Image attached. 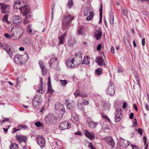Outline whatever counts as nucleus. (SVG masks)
Segmentation results:
<instances>
[{
  "label": "nucleus",
  "instance_id": "23",
  "mask_svg": "<svg viewBox=\"0 0 149 149\" xmlns=\"http://www.w3.org/2000/svg\"><path fill=\"white\" fill-rule=\"evenodd\" d=\"M22 63H24L27 61L28 59V54L26 53H25L23 55H20Z\"/></svg>",
  "mask_w": 149,
  "mask_h": 149
},
{
  "label": "nucleus",
  "instance_id": "16",
  "mask_svg": "<svg viewBox=\"0 0 149 149\" xmlns=\"http://www.w3.org/2000/svg\"><path fill=\"white\" fill-rule=\"evenodd\" d=\"M84 132L85 136L91 140L94 139L95 135L94 133H90L86 130H84Z\"/></svg>",
  "mask_w": 149,
  "mask_h": 149
},
{
  "label": "nucleus",
  "instance_id": "3",
  "mask_svg": "<svg viewBox=\"0 0 149 149\" xmlns=\"http://www.w3.org/2000/svg\"><path fill=\"white\" fill-rule=\"evenodd\" d=\"M76 59L73 58L72 59H69L66 61V64L67 66L72 68H75L77 67L81 63V61H79L77 63H76L75 61Z\"/></svg>",
  "mask_w": 149,
  "mask_h": 149
},
{
  "label": "nucleus",
  "instance_id": "2",
  "mask_svg": "<svg viewBox=\"0 0 149 149\" xmlns=\"http://www.w3.org/2000/svg\"><path fill=\"white\" fill-rule=\"evenodd\" d=\"M74 16L69 14L65 15L62 24V27L63 29H66L69 27V23L73 20Z\"/></svg>",
  "mask_w": 149,
  "mask_h": 149
},
{
  "label": "nucleus",
  "instance_id": "8",
  "mask_svg": "<svg viewBox=\"0 0 149 149\" xmlns=\"http://www.w3.org/2000/svg\"><path fill=\"white\" fill-rule=\"evenodd\" d=\"M115 120L116 122H118L121 120L122 117L123 111L120 109H117L116 110Z\"/></svg>",
  "mask_w": 149,
  "mask_h": 149
},
{
  "label": "nucleus",
  "instance_id": "31",
  "mask_svg": "<svg viewBox=\"0 0 149 149\" xmlns=\"http://www.w3.org/2000/svg\"><path fill=\"white\" fill-rule=\"evenodd\" d=\"M8 14H6L4 15L2 19V21L4 23H7L8 24L10 23V22L8 20V17L7 15Z\"/></svg>",
  "mask_w": 149,
  "mask_h": 149
},
{
  "label": "nucleus",
  "instance_id": "57",
  "mask_svg": "<svg viewBox=\"0 0 149 149\" xmlns=\"http://www.w3.org/2000/svg\"><path fill=\"white\" fill-rule=\"evenodd\" d=\"M19 77H17V79L16 84L17 85H18L19 83Z\"/></svg>",
  "mask_w": 149,
  "mask_h": 149
},
{
  "label": "nucleus",
  "instance_id": "58",
  "mask_svg": "<svg viewBox=\"0 0 149 149\" xmlns=\"http://www.w3.org/2000/svg\"><path fill=\"white\" fill-rule=\"evenodd\" d=\"M48 92L50 94H52L54 92V91L52 90L51 88L50 89H48Z\"/></svg>",
  "mask_w": 149,
  "mask_h": 149
},
{
  "label": "nucleus",
  "instance_id": "41",
  "mask_svg": "<svg viewBox=\"0 0 149 149\" xmlns=\"http://www.w3.org/2000/svg\"><path fill=\"white\" fill-rule=\"evenodd\" d=\"M79 54L80 55V57L79 58V60H77V58H75L76 59V60L75 61V62L76 63H77L79 61H80L81 62V60H82V52H79Z\"/></svg>",
  "mask_w": 149,
  "mask_h": 149
},
{
  "label": "nucleus",
  "instance_id": "27",
  "mask_svg": "<svg viewBox=\"0 0 149 149\" xmlns=\"http://www.w3.org/2000/svg\"><path fill=\"white\" fill-rule=\"evenodd\" d=\"M53 119L50 115H48L45 118V121L47 124L51 123L52 122Z\"/></svg>",
  "mask_w": 149,
  "mask_h": 149
},
{
  "label": "nucleus",
  "instance_id": "1",
  "mask_svg": "<svg viewBox=\"0 0 149 149\" xmlns=\"http://www.w3.org/2000/svg\"><path fill=\"white\" fill-rule=\"evenodd\" d=\"M23 2L21 3L20 0H15L14 8L15 9H19L21 13L23 16H25L24 18L23 23L24 24H28L30 22V18L31 17L30 14L29 13L30 10L27 7L25 4L23 5Z\"/></svg>",
  "mask_w": 149,
  "mask_h": 149
},
{
  "label": "nucleus",
  "instance_id": "20",
  "mask_svg": "<svg viewBox=\"0 0 149 149\" xmlns=\"http://www.w3.org/2000/svg\"><path fill=\"white\" fill-rule=\"evenodd\" d=\"M20 55L17 54L15 56L14 58V62L16 64H22L21 60L20 58Z\"/></svg>",
  "mask_w": 149,
  "mask_h": 149
},
{
  "label": "nucleus",
  "instance_id": "56",
  "mask_svg": "<svg viewBox=\"0 0 149 149\" xmlns=\"http://www.w3.org/2000/svg\"><path fill=\"white\" fill-rule=\"evenodd\" d=\"M102 47L101 45L100 44H99L97 46V49L98 51H100Z\"/></svg>",
  "mask_w": 149,
  "mask_h": 149
},
{
  "label": "nucleus",
  "instance_id": "51",
  "mask_svg": "<svg viewBox=\"0 0 149 149\" xmlns=\"http://www.w3.org/2000/svg\"><path fill=\"white\" fill-rule=\"evenodd\" d=\"M135 79L136 81L137 84L139 86H140V81L139 78L138 76H136L135 77Z\"/></svg>",
  "mask_w": 149,
  "mask_h": 149
},
{
  "label": "nucleus",
  "instance_id": "28",
  "mask_svg": "<svg viewBox=\"0 0 149 149\" xmlns=\"http://www.w3.org/2000/svg\"><path fill=\"white\" fill-rule=\"evenodd\" d=\"M90 63L89 58L86 56H85L82 63V64H84L86 65L89 64Z\"/></svg>",
  "mask_w": 149,
  "mask_h": 149
},
{
  "label": "nucleus",
  "instance_id": "64",
  "mask_svg": "<svg viewBox=\"0 0 149 149\" xmlns=\"http://www.w3.org/2000/svg\"><path fill=\"white\" fill-rule=\"evenodd\" d=\"M131 146H132L133 149H138V148H137L136 146L132 144Z\"/></svg>",
  "mask_w": 149,
  "mask_h": 149
},
{
  "label": "nucleus",
  "instance_id": "13",
  "mask_svg": "<svg viewBox=\"0 0 149 149\" xmlns=\"http://www.w3.org/2000/svg\"><path fill=\"white\" fill-rule=\"evenodd\" d=\"M104 139L111 148L114 147L115 146V143L112 137L109 136L104 137Z\"/></svg>",
  "mask_w": 149,
  "mask_h": 149
},
{
  "label": "nucleus",
  "instance_id": "54",
  "mask_svg": "<svg viewBox=\"0 0 149 149\" xmlns=\"http://www.w3.org/2000/svg\"><path fill=\"white\" fill-rule=\"evenodd\" d=\"M127 104L126 102H125L123 104L122 107L123 109H125L127 107Z\"/></svg>",
  "mask_w": 149,
  "mask_h": 149
},
{
  "label": "nucleus",
  "instance_id": "22",
  "mask_svg": "<svg viewBox=\"0 0 149 149\" xmlns=\"http://www.w3.org/2000/svg\"><path fill=\"white\" fill-rule=\"evenodd\" d=\"M4 49L8 54L10 57H12L13 56L12 52L11 51L10 47L8 45H6L4 46Z\"/></svg>",
  "mask_w": 149,
  "mask_h": 149
},
{
  "label": "nucleus",
  "instance_id": "62",
  "mask_svg": "<svg viewBox=\"0 0 149 149\" xmlns=\"http://www.w3.org/2000/svg\"><path fill=\"white\" fill-rule=\"evenodd\" d=\"M134 108L135 109V111H138V108L136 104H134L133 105Z\"/></svg>",
  "mask_w": 149,
  "mask_h": 149
},
{
  "label": "nucleus",
  "instance_id": "44",
  "mask_svg": "<svg viewBox=\"0 0 149 149\" xmlns=\"http://www.w3.org/2000/svg\"><path fill=\"white\" fill-rule=\"evenodd\" d=\"M80 93V92H79V90H77L75 91L74 93V95L76 97H77L78 96H79Z\"/></svg>",
  "mask_w": 149,
  "mask_h": 149
},
{
  "label": "nucleus",
  "instance_id": "21",
  "mask_svg": "<svg viewBox=\"0 0 149 149\" xmlns=\"http://www.w3.org/2000/svg\"><path fill=\"white\" fill-rule=\"evenodd\" d=\"M16 137L19 141L21 142L24 141L25 143L26 142L27 139L26 136L22 135H17L16 136Z\"/></svg>",
  "mask_w": 149,
  "mask_h": 149
},
{
  "label": "nucleus",
  "instance_id": "30",
  "mask_svg": "<svg viewBox=\"0 0 149 149\" xmlns=\"http://www.w3.org/2000/svg\"><path fill=\"white\" fill-rule=\"evenodd\" d=\"M101 7L100 8L99 10V12H100V19L99 22V24H100L102 22V4H101Z\"/></svg>",
  "mask_w": 149,
  "mask_h": 149
},
{
  "label": "nucleus",
  "instance_id": "39",
  "mask_svg": "<svg viewBox=\"0 0 149 149\" xmlns=\"http://www.w3.org/2000/svg\"><path fill=\"white\" fill-rule=\"evenodd\" d=\"M18 128L19 129V130H20L23 129H26L28 128V127L26 125H19L18 127Z\"/></svg>",
  "mask_w": 149,
  "mask_h": 149
},
{
  "label": "nucleus",
  "instance_id": "45",
  "mask_svg": "<svg viewBox=\"0 0 149 149\" xmlns=\"http://www.w3.org/2000/svg\"><path fill=\"white\" fill-rule=\"evenodd\" d=\"M123 39L126 45H128L129 44V42L128 40H127L126 37V36H124L123 37Z\"/></svg>",
  "mask_w": 149,
  "mask_h": 149
},
{
  "label": "nucleus",
  "instance_id": "18",
  "mask_svg": "<svg viewBox=\"0 0 149 149\" xmlns=\"http://www.w3.org/2000/svg\"><path fill=\"white\" fill-rule=\"evenodd\" d=\"M94 36L97 40H100L102 37V31L101 29H98L95 30L94 32Z\"/></svg>",
  "mask_w": 149,
  "mask_h": 149
},
{
  "label": "nucleus",
  "instance_id": "11",
  "mask_svg": "<svg viewBox=\"0 0 149 149\" xmlns=\"http://www.w3.org/2000/svg\"><path fill=\"white\" fill-rule=\"evenodd\" d=\"M115 90L114 85L112 82L110 81V86L107 90V93L111 95H113L114 94Z\"/></svg>",
  "mask_w": 149,
  "mask_h": 149
},
{
  "label": "nucleus",
  "instance_id": "33",
  "mask_svg": "<svg viewBox=\"0 0 149 149\" xmlns=\"http://www.w3.org/2000/svg\"><path fill=\"white\" fill-rule=\"evenodd\" d=\"M10 149H18V145L16 143H12L11 145V148Z\"/></svg>",
  "mask_w": 149,
  "mask_h": 149
},
{
  "label": "nucleus",
  "instance_id": "25",
  "mask_svg": "<svg viewBox=\"0 0 149 149\" xmlns=\"http://www.w3.org/2000/svg\"><path fill=\"white\" fill-rule=\"evenodd\" d=\"M57 60V58H56L54 57L50 59L49 63L51 67L52 68L53 66V65H56L57 62L56 61Z\"/></svg>",
  "mask_w": 149,
  "mask_h": 149
},
{
  "label": "nucleus",
  "instance_id": "10",
  "mask_svg": "<svg viewBox=\"0 0 149 149\" xmlns=\"http://www.w3.org/2000/svg\"><path fill=\"white\" fill-rule=\"evenodd\" d=\"M65 104L67 108L70 110H73L74 108L75 104L73 101L67 99L65 102Z\"/></svg>",
  "mask_w": 149,
  "mask_h": 149
},
{
  "label": "nucleus",
  "instance_id": "24",
  "mask_svg": "<svg viewBox=\"0 0 149 149\" xmlns=\"http://www.w3.org/2000/svg\"><path fill=\"white\" fill-rule=\"evenodd\" d=\"M66 33V31L64 33H63L61 35L58 36L59 39L58 44L59 45L63 44V42L64 40V38Z\"/></svg>",
  "mask_w": 149,
  "mask_h": 149
},
{
  "label": "nucleus",
  "instance_id": "34",
  "mask_svg": "<svg viewBox=\"0 0 149 149\" xmlns=\"http://www.w3.org/2000/svg\"><path fill=\"white\" fill-rule=\"evenodd\" d=\"M73 4V0H68V6L69 8H70Z\"/></svg>",
  "mask_w": 149,
  "mask_h": 149
},
{
  "label": "nucleus",
  "instance_id": "9",
  "mask_svg": "<svg viewBox=\"0 0 149 149\" xmlns=\"http://www.w3.org/2000/svg\"><path fill=\"white\" fill-rule=\"evenodd\" d=\"M56 111L57 113H59L62 116L64 114L65 110L63 105L60 103L56 105L55 106Z\"/></svg>",
  "mask_w": 149,
  "mask_h": 149
},
{
  "label": "nucleus",
  "instance_id": "61",
  "mask_svg": "<svg viewBox=\"0 0 149 149\" xmlns=\"http://www.w3.org/2000/svg\"><path fill=\"white\" fill-rule=\"evenodd\" d=\"M143 140L144 141V143L146 144V143L147 140H146V138L145 136H144L143 137Z\"/></svg>",
  "mask_w": 149,
  "mask_h": 149
},
{
  "label": "nucleus",
  "instance_id": "17",
  "mask_svg": "<svg viewBox=\"0 0 149 149\" xmlns=\"http://www.w3.org/2000/svg\"><path fill=\"white\" fill-rule=\"evenodd\" d=\"M5 37L8 38H13L15 40H17L20 37V36H17L16 34V33H11V34H9L7 33L5 34Z\"/></svg>",
  "mask_w": 149,
  "mask_h": 149
},
{
  "label": "nucleus",
  "instance_id": "43",
  "mask_svg": "<svg viewBox=\"0 0 149 149\" xmlns=\"http://www.w3.org/2000/svg\"><path fill=\"white\" fill-rule=\"evenodd\" d=\"M37 92L41 94L43 93V88L42 87V85H41V86L39 87V88Z\"/></svg>",
  "mask_w": 149,
  "mask_h": 149
},
{
  "label": "nucleus",
  "instance_id": "12",
  "mask_svg": "<svg viewBox=\"0 0 149 149\" xmlns=\"http://www.w3.org/2000/svg\"><path fill=\"white\" fill-rule=\"evenodd\" d=\"M0 6L1 7V10L3 13H9L10 9L9 6L5 5L4 3H0Z\"/></svg>",
  "mask_w": 149,
  "mask_h": 149
},
{
  "label": "nucleus",
  "instance_id": "37",
  "mask_svg": "<svg viewBox=\"0 0 149 149\" xmlns=\"http://www.w3.org/2000/svg\"><path fill=\"white\" fill-rule=\"evenodd\" d=\"M38 64L41 69L45 67L43 62L42 61H40L38 62Z\"/></svg>",
  "mask_w": 149,
  "mask_h": 149
},
{
  "label": "nucleus",
  "instance_id": "26",
  "mask_svg": "<svg viewBox=\"0 0 149 149\" xmlns=\"http://www.w3.org/2000/svg\"><path fill=\"white\" fill-rule=\"evenodd\" d=\"M32 25L31 24L28 25L26 29L27 32L29 34L31 35H34L36 32L34 31H33L32 29Z\"/></svg>",
  "mask_w": 149,
  "mask_h": 149
},
{
  "label": "nucleus",
  "instance_id": "47",
  "mask_svg": "<svg viewBox=\"0 0 149 149\" xmlns=\"http://www.w3.org/2000/svg\"><path fill=\"white\" fill-rule=\"evenodd\" d=\"M35 125L38 127H39L42 125V123L40 122H37L35 123Z\"/></svg>",
  "mask_w": 149,
  "mask_h": 149
},
{
  "label": "nucleus",
  "instance_id": "6",
  "mask_svg": "<svg viewBox=\"0 0 149 149\" xmlns=\"http://www.w3.org/2000/svg\"><path fill=\"white\" fill-rule=\"evenodd\" d=\"M37 142L41 148H43L45 146V139L43 136L38 135L37 138Z\"/></svg>",
  "mask_w": 149,
  "mask_h": 149
},
{
  "label": "nucleus",
  "instance_id": "29",
  "mask_svg": "<svg viewBox=\"0 0 149 149\" xmlns=\"http://www.w3.org/2000/svg\"><path fill=\"white\" fill-rule=\"evenodd\" d=\"M109 20L110 24H113L114 23V15L112 12L110 13Z\"/></svg>",
  "mask_w": 149,
  "mask_h": 149
},
{
  "label": "nucleus",
  "instance_id": "15",
  "mask_svg": "<svg viewBox=\"0 0 149 149\" xmlns=\"http://www.w3.org/2000/svg\"><path fill=\"white\" fill-rule=\"evenodd\" d=\"M13 22L16 24L20 25L22 23V19L19 15H15L13 17Z\"/></svg>",
  "mask_w": 149,
  "mask_h": 149
},
{
  "label": "nucleus",
  "instance_id": "60",
  "mask_svg": "<svg viewBox=\"0 0 149 149\" xmlns=\"http://www.w3.org/2000/svg\"><path fill=\"white\" fill-rule=\"evenodd\" d=\"M111 52L113 54L115 53L114 52V48L113 47H112L111 49Z\"/></svg>",
  "mask_w": 149,
  "mask_h": 149
},
{
  "label": "nucleus",
  "instance_id": "7",
  "mask_svg": "<svg viewBox=\"0 0 149 149\" xmlns=\"http://www.w3.org/2000/svg\"><path fill=\"white\" fill-rule=\"evenodd\" d=\"M71 126V124L67 121H64L61 123L59 125L58 127L61 130L69 129Z\"/></svg>",
  "mask_w": 149,
  "mask_h": 149
},
{
  "label": "nucleus",
  "instance_id": "63",
  "mask_svg": "<svg viewBox=\"0 0 149 149\" xmlns=\"http://www.w3.org/2000/svg\"><path fill=\"white\" fill-rule=\"evenodd\" d=\"M75 134L76 135H81V132L79 131H78L76 133H75Z\"/></svg>",
  "mask_w": 149,
  "mask_h": 149
},
{
  "label": "nucleus",
  "instance_id": "46",
  "mask_svg": "<svg viewBox=\"0 0 149 149\" xmlns=\"http://www.w3.org/2000/svg\"><path fill=\"white\" fill-rule=\"evenodd\" d=\"M102 117L104 119L108 120L109 121H110V119L109 118L107 115L104 114L103 113H102Z\"/></svg>",
  "mask_w": 149,
  "mask_h": 149
},
{
  "label": "nucleus",
  "instance_id": "32",
  "mask_svg": "<svg viewBox=\"0 0 149 149\" xmlns=\"http://www.w3.org/2000/svg\"><path fill=\"white\" fill-rule=\"evenodd\" d=\"M84 30L83 27H80L79 29L78 30V34L79 35H83L84 34Z\"/></svg>",
  "mask_w": 149,
  "mask_h": 149
},
{
  "label": "nucleus",
  "instance_id": "5",
  "mask_svg": "<svg viewBox=\"0 0 149 149\" xmlns=\"http://www.w3.org/2000/svg\"><path fill=\"white\" fill-rule=\"evenodd\" d=\"M84 15L85 16H87L88 14H89L88 16L86 18V19L87 21H90L93 18L94 13L93 12L89 11V10L88 8H86L84 9Z\"/></svg>",
  "mask_w": 149,
  "mask_h": 149
},
{
  "label": "nucleus",
  "instance_id": "36",
  "mask_svg": "<svg viewBox=\"0 0 149 149\" xmlns=\"http://www.w3.org/2000/svg\"><path fill=\"white\" fill-rule=\"evenodd\" d=\"M42 74L43 75H45L47 74V69L45 67L41 69Z\"/></svg>",
  "mask_w": 149,
  "mask_h": 149
},
{
  "label": "nucleus",
  "instance_id": "52",
  "mask_svg": "<svg viewBox=\"0 0 149 149\" xmlns=\"http://www.w3.org/2000/svg\"><path fill=\"white\" fill-rule=\"evenodd\" d=\"M88 147L91 148V149H94L95 148L93 146L92 143H89L88 144Z\"/></svg>",
  "mask_w": 149,
  "mask_h": 149
},
{
  "label": "nucleus",
  "instance_id": "42",
  "mask_svg": "<svg viewBox=\"0 0 149 149\" xmlns=\"http://www.w3.org/2000/svg\"><path fill=\"white\" fill-rule=\"evenodd\" d=\"M102 69L101 68H98L95 70V73L97 75H100L101 73Z\"/></svg>",
  "mask_w": 149,
  "mask_h": 149
},
{
  "label": "nucleus",
  "instance_id": "55",
  "mask_svg": "<svg viewBox=\"0 0 149 149\" xmlns=\"http://www.w3.org/2000/svg\"><path fill=\"white\" fill-rule=\"evenodd\" d=\"M145 39L144 38H143L142 40V43L143 46H144L145 45Z\"/></svg>",
  "mask_w": 149,
  "mask_h": 149
},
{
  "label": "nucleus",
  "instance_id": "59",
  "mask_svg": "<svg viewBox=\"0 0 149 149\" xmlns=\"http://www.w3.org/2000/svg\"><path fill=\"white\" fill-rule=\"evenodd\" d=\"M134 116V114L133 113H130L129 116L130 118V119H132L133 118Z\"/></svg>",
  "mask_w": 149,
  "mask_h": 149
},
{
  "label": "nucleus",
  "instance_id": "35",
  "mask_svg": "<svg viewBox=\"0 0 149 149\" xmlns=\"http://www.w3.org/2000/svg\"><path fill=\"white\" fill-rule=\"evenodd\" d=\"M79 96L85 98L87 96V94L85 92H81Z\"/></svg>",
  "mask_w": 149,
  "mask_h": 149
},
{
  "label": "nucleus",
  "instance_id": "40",
  "mask_svg": "<svg viewBox=\"0 0 149 149\" xmlns=\"http://www.w3.org/2000/svg\"><path fill=\"white\" fill-rule=\"evenodd\" d=\"M83 101H84L83 103H78V104L77 106L79 107V105H81L83 103L85 105H87L88 104V102L87 101L84 99L83 100Z\"/></svg>",
  "mask_w": 149,
  "mask_h": 149
},
{
  "label": "nucleus",
  "instance_id": "53",
  "mask_svg": "<svg viewBox=\"0 0 149 149\" xmlns=\"http://www.w3.org/2000/svg\"><path fill=\"white\" fill-rule=\"evenodd\" d=\"M134 122H133V124L134 127H136L137 126V123L136 120V118H135L134 120Z\"/></svg>",
  "mask_w": 149,
  "mask_h": 149
},
{
  "label": "nucleus",
  "instance_id": "50",
  "mask_svg": "<svg viewBox=\"0 0 149 149\" xmlns=\"http://www.w3.org/2000/svg\"><path fill=\"white\" fill-rule=\"evenodd\" d=\"M124 142L125 144L124 146L125 147L129 146L130 144V142L127 140H124Z\"/></svg>",
  "mask_w": 149,
  "mask_h": 149
},
{
  "label": "nucleus",
  "instance_id": "14",
  "mask_svg": "<svg viewBox=\"0 0 149 149\" xmlns=\"http://www.w3.org/2000/svg\"><path fill=\"white\" fill-rule=\"evenodd\" d=\"M95 61L99 65L101 66L105 67L106 65V63L105 62L103 58L101 56L96 57Z\"/></svg>",
  "mask_w": 149,
  "mask_h": 149
},
{
  "label": "nucleus",
  "instance_id": "49",
  "mask_svg": "<svg viewBox=\"0 0 149 149\" xmlns=\"http://www.w3.org/2000/svg\"><path fill=\"white\" fill-rule=\"evenodd\" d=\"M136 131H137L139 133L141 136L143 134V130L141 128L136 129Z\"/></svg>",
  "mask_w": 149,
  "mask_h": 149
},
{
  "label": "nucleus",
  "instance_id": "19",
  "mask_svg": "<svg viewBox=\"0 0 149 149\" xmlns=\"http://www.w3.org/2000/svg\"><path fill=\"white\" fill-rule=\"evenodd\" d=\"M87 123L89 127L92 128H95L98 125L97 122L92 120H90L89 121H87Z\"/></svg>",
  "mask_w": 149,
  "mask_h": 149
},
{
  "label": "nucleus",
  "instance_id": "38",
  "mask_svg": "<svg viewBox=\"0 0 149 149\" xmlns=\"http://www.w3.org/2000/svg\"><path fill=\"white\" fill-rule=\"evenodd\" d=\"M61 85L62 86H65L67 83V80H60L59 81Z\"/></svg>",
  "mask_w": 149,
  "mask_h": 149
},
{
  "label": "nucleus",
  "instance_id": "48",
  "mask_svg": "<svg viewBox=\"0 0 149 149\" xmlns=\"http://www.w3.org/2000/svg\"><path fill=\"white\" fill-rule=\"evenodd\" d=\"M123 15L125 16H126L127 14V9L124 8L123 9Z\"/></svg>",
  "mask_w": 149,
  "mask_h": 149
},
{
  "label": "nucleus",
  "instance_id": "4",
  "mask_svg": "<svg viewBox=\"0 0 149 149\" xmlns=\"http://www.w3.org/2000/svg\"><path fill=\"white\" fill-rule=\"evenodd\" d=\"M42 101V98L40 94L36 95L32 100L33 105L35 107H37L40 106Z\"/></svg>",
  "mask_w": 149,
  "mask_h": 149
}]
</instances>
